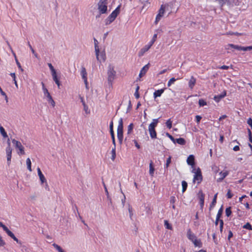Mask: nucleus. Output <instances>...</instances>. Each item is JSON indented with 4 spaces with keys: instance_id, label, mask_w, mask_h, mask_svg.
Segmentation results:
<instances>
[{
    "instance_id": "obj_55",
    "label": "nucleus",
    "mask_w": 252,
    "mask_h": 252,
    "mask_svg": "<svg viewBox=\"0 0 252 252\" xmlns=\"http://www.w3.org/2000/svg\"><path fill=\"white\" fill-rule=\"evenodd\" d=\"M111 136L112 138V143L114 145V147H116V142H115V139L114 133H112L111 134Z\"/></svg>"
},
{
    "instance_id": "obj_59",
    "label": "nucleus",
    "mask_w": 252,
    "mask_h": 252,
    "mask_svg": "<svg viewBox=\"0 0 252 252\" xmlns=\"http://www.w3.org/2000/svg\"><path fill=\"white\" fill-rule=\"evenodd\" d=\"M5 245V242L2 240V237L0 235V247L4 246Z\"/></svg>"
},
{
    "instance_id": "obj_17",
    "label": "nucleus",
    "mask_w": 252,
    "mask_h": 252,
    "mask_svg": "<svg viewBox=\"0 0 252 252\" xmlns=\"http://www.w3.org/2000/svg\"><path fill=\"white\" fill-rule=\"evenodd\" d=\"M37 170L38 175L39 177V179L41 182V184H43L44 182L46 183V180L44 175L42 174L40 169L39 167H38L37 169Z\"/></svg>"
},
{
    "instance_id": "obj_51",
    "label": "nucleus",
    "mask_w": 252,
    "mask_h": 252,
    "mask_svg": "<svg viewBox=\"0 0 252 252\" xmlns=\"http://www.w3.org/2000/svg\"><path fill=\"white\" fill-rule=\"evenodd\" d=\"M217 1L219 2L221 6H223L225 4L227 0H217Z\"/></svg>"
},
{
    "instance_id": "obj_40",
    "label": "nucleus",
    "mask_w": 252,
    "mask_h": 252,
    "mask_svg": "<svg viewBox=\"0 0 252 252\" xmlns=\"http://www.w3.org/2000/svg\"><path fill=\"white\" fill-rule=\"evenodd\" d=\"M133 126H134L132 123L130 124L128 126V127H127V134H128L131 133V132L133 128Z\"/></svg>"
},
{
    "instance_id": "obj_64",
    "label": "nucleus",
    "mask_w": 252,
    "mask_h": 252,
    "mask_svg": "<svg viewBox=\"0 0 252 252\" xmlns=\"http://www.w3.org/2000/svg\"><path fill=\"white\" fill-rule=\"evenodd\" d=\"M218 68L221 69H228L229 68V66L223 65L222 66L219 67Z\"/></svg>"
},
{
    "instance_id": "obj_24",
    "label": "nucleus",
    "mask_w": 252,
    "mask_h": 252,
    "mask_svg": "<svg viewBox=\"0 0 252 252\" xmlns=\"http://www.w3.org/2000/svg\"><path fill=\"white\" fill-rule=\"evenodd\" d=\"M192 242H193L195 247H198L199 248H201L202 247V244L201 241L200 240L197 239L196 238L194 239L193 241H192Z\"/></svg>"
},
{
    "instance_id": "obj_45",
    "label": "nucleus",
    "mask_w": 252,
    "mask_h": 252,
    "mask_svg": "<svg viewBox=\"0 0 252 252\" xmlns=\"http://www.w3.org/2000/svg\"><path fill=\"white\" fill-rule=\"evenodd\" d=\"M139 89V87L138 86H137L135 90V92L134 93V96L136 97V98L138 99L140 97L139 94L138 93V90Z\"/></svg>"
},
{
    "instance_id": "obj_43",
    "label": "nucleus",
    "mask_w": 252,
    "mask_h": 252,
    "mask_svg": "<svg viewBox=\"0 0 252 252\" xmlns=\"http://www.w3.org/2000/svg\"><path fill=\"white\" fill-rule=\"evenodd\" d=\"M243 227L248 230H252V226L249 222H247L245 224Z\"/></svg>"
},
{
    "instance_id": "obj_18",
    "label": "nucleus",
    "mask_w": 252,
    "mask_h": 252,
    "mask_svg": "<svg viewBox=\"0 0 252 252\" xmlns=\"http://www.w3.org/2000/svg\"><path fill=\"white\" fill-rule=\"evenodd\" d=\"M196 83V79L192 76L189 82V87L190 89H192L194 87Z\"/></svg>"
},
{
    "instance_id": "obj_9",
    "label": "nucleus",
    "mask_w": 252,
    "mask_h": 252,
    "mask_svg": "<svg viewBox=\"0 0 252 252\" xmlns=\"http://www.w3.org/2000/svg\"><path fill=\"white\" fill-rule=\"evenodd\" d=\"M81 75L84 81L86 88H88L87 73L86 68L84 66L81 67Z\"/></svg>"
},
{
    "instance_id": "obj_30",
    "label": "nucleus",
    "mask_w": 252,
    "mask_h": 252,
    "mask_svg": "<svg viewBox=\"0 0 252 252\" xmlns=\"http://www.w3.org/2000/svg\"><path fill=\"white\" fill-rule=\"evenodd\" d=\"M28 45L29 47H30V48L32 53L34 55V57L38 59V56L37 54L35 52V51L34 50V49L32 47V46L31 45V44H30L29 41L28 42Z\"/></svg>"
},
{
    "instance_id": "obj_31",
    "label": "nucleus",
    "mask_w": 252,
    "mask_h": 252,
    "mask_svg": "<svg viewBox=\"0 0 252 252\" xmlns=\"http://www.w3.org/2000/svg\"><path fill=\"white\" fill-rule=\"evenodd\" d=\"M26 163H27V168L28 169V170L30 171L31 172L32 171V167H31L32 163H31V159H30V158H28L27 159Z\"/></svg>"
},
{
    "instance_id": "obj_23",
    "label": "nucleus",
    "mask_w": 252,
    "mask_h": 252,
    "mask_svg": "<svg viewBox=\"0 0 252 252\" xmlns=\"http://www.w3.org/2000/svg\"><path fill=\"white\" fill-rule=\"evenodd\" d=\"M53 80L55 82L56 84L58 85V87L59 88L61 83L60 82L58 78L57 73L55 72V74H52Z\"/></svg>"
},
{
    "instance_id": "obj_42",
    "label": "nucleus",
    "mask_w": 252,
    "mask_h": 252,
    "mask_svg": "<svg viewBox=\"0 0 252 252\" xmlns=\"http://www.w3.org/2000/svg\"><path fill=\"white\" fill-rule=\"evenodd\" d=\"M172 122L171 119H168L166 122V126L169 128L170 129L172 127Z\"/></svg>"
},
{
    "instance_id": "obj_28",
    "label": "nucleus",
    "mask_w": 252,
    "mask_h": 252,
    "mask_svg": "<svg viewBox=\"0 0 252 252\" xmlns=\"http://www.w3.org/2000/svg\"><path fill=\"white\" fill-rule=\"evenodd\" d=\"M99 59L100 60L98 61L99 62H101L102 61H105V53L104 52H99Z\"/></svg>"
},
{
    "instance_id": "obj_19",
    "label": "nucleus",
    "mask_w": 252,
    "mask_h": 252,
    "mask_svg": "<svg viewBox=\"0 0 252 252\" xmlns=\"http://www.w3.org/2000/svg\"><path fill=\"white\" fill-rule=\"evenodd\" d=\"M187 237H188V239L191 241H193V240L196 238L195 235L193 233H192L190 229H189L188 230Z\"/></svg>"
},
{
    "instance_id": "obj_44",
    "label": "nucleus",
    "mask_w": 252,
    "mask_h": 252,
    "mask_svg": "<svg viewBox=\"0 0 252 252\" xmlns=\"http://www.w3.org/2000/svg\"><path fill=\"white\" fill-rule=\"evenodd\" d=\"M171 157L169 156V158L166 159V164L165 165L164 168H167L171 163Z\"/></svg>"
},
{
    "instance_id": "obj_11",
    "label": "nucleus",
    "mask_w": 252,
    "mask_h": 252,
    "mask_svg": "<svg viewBox=\"0 0 252 252\" xmlns=\"http://www.w3.org/2000/svg\"><path fill=\"white\" fill-rule=\"evenodd\" d=\"M204 197L205 195L203 193L202 190H200L198 192V198L199 199V203L200 205V207L201 208H203L204 203Z\"/></svg>"
},
{
    "instance_id": "obj_6",
    "label": "nucleus",
    "mask_w": 252,
    "mask_h": 252,
    "mask_svg": "<svg viewBox=\"0 0 252 252\" xmlns=\"http://www.w3.org/2000/svg\"><path fill=\"white\" fill-rule=\"evenodd\" d=\"M12 143L15 145L16 148H18L20 152L18 154H20L21 155H24L25 152L24 150V147L21 144V142L16 140L13 139L12 140Z\"/></svg>"
},
{
    "instance_id": "obj_16",
    "label": "nucleus",
    "mask_w": 252,
    "mask_h": 252,
    "mask_svg": "<svg viewBox=\"0 0 252 252\" xmlns=\"http://www.w3.org/2000/svg\"><path fill=\"white\" fill-rule=\"evenodd\" d=\"M229 174L228 171H226L225 172L221 171L219 173V175L220 177L217 179L218 182H220L222 181L224 178H225Z\"/></svg>"
},
{
    "instance_id": "obj_12",
    "label": "nucleus",
    "mask_w": 252,
    "mask_h": 252,
    "mask_svg": "<svg viewBox=\"0 0 252 252\" xmlns=\"http://www.w3.org/2000/svg\"><path fill=\"white\" fill-rule=\"evenodd\" d=\"M226 95V91H224L221 94H218L215 95L214 97V99L215 101L218 102H219L222 98H224Z\"/></svg>"
},
{
    "instance_id": "obj_37",
    "label": "nucleus",
    "mask_w": 252,
    "mask_h": 252,
    "mask_svg": "<svg viewBox=\"0 0 252 252\" xmlns=\"http://www.w3.org/2000/svg\"><path fill=\"white\" fill-rule=\"evenodd\" d=\"M157 35H158L157 33L154 34L153 36L152 39L148 43V44L150 45L151 46H152L153 45V44L154 43V42L156 40V39L157 38Z\"/></svg>"
},
{
    "instance_id": "obj_21",
    "label": "nucleus",
    "mask_w": 252,
    "mask_h": 252,
    "mask_svg": "<svg viewBox=\"0 0 252 252\" xmlns=\"http://www.w3.org/2000/svg\"><path fill=\"white\" fill-rule=\"evenodd\" d=\"M187 163L189 165H193L194 164V157L193 155H190L188 158L187 160Z\"/></svg>"
},
{
    "instance_id": "obj_53",
    "label": "nucleus",
    "mask_w": 252,
    "mask_h": 252,
    "mask_svg": "<svg viewBox=\"0 0 252 252\" xmlns=\"http://www.w3.org/2000/svg\"><path fill=\"white\" fill-rule=\"evenodd\" d=\"M217 203V200H215V199H213L210 205V210H211L212 208H213L216 204Z\"/></svg>"
},
{
    "instance_id": "obj_63",
    "label": "nucleus",
    "mask_w": 252,
    "mask_h": 252,
    "mask_svg": "<svg viewBox=\"0 0 252 252\" xmlns=\"http://www.w3.org/2000/svg\"><path fill=\"white\" fill-rule=\"evenodd\" d=\"M233 237V233L231 230L228 232V240H230Z\"/></svg>"
},
{
    "instance_id": "obj_56",
    "label": "nucleus",
    "mask_w": 252,
    "mask_h": 252,
    "mask_svg": "<svg viewBox=\"0 0 252 252\" xmlns=\"http://www.w3.org/2000/svg\"><path fill=\"white\" fill-rule=\"evenodd\" d=\"M176 201V198L175 196H172L170 197V202L171 204H174V203Z\"/></svg>"
},
{
    "instance_id": "obj_36",
    "label": "nucleus",
    "mask_w": 252,
    "mask_h": 252,
    "mask_svg": "<svg viewBox=\"0 0 252 252\" xmlns=\"http://www.w3.org/2000/svg\"><path fill=\"white\" fill-rule=\"evenodd\" d=\"M52 245L59 252H64L62 248L58 245L54 243Z\"/></svg>"
},
{
    "instance_id": "obj_8",
    "label": "nucleus",
    "mask_w": 252,
    "mask_h": 252,
    "mask_svg": "<svg viewBox=\"0 0 252 252\" xmlns=\"http://www.w3.org/2000/svg\"><path fill=\"white\" fill-rule=\"evenodd\" d=\"M165 9L163 5H161L159 11L157 15L155 20V23L157 24L158 22L160 20L161 18L163 16L164 13Z\"/></svg>"
},
{
    "instance_id": "obj_57",
    "label": "nucleus",
    "mask_w": 252,
    "mask_h": 252,
    "mask_svg": "<svg viewBox=\"0 0 252 252\" xmlns=\"http://www.w3.org/2000/svg\"><path fill=\"white\" fill-rule=\"evenodd\" d=\"M113 122H111L110 124V134H111L112 133H114V131H113Z\"/></svg>"
},
{
    "instance_id": "obj_41",
    "label": "nucleus",
    "mask_w": 252,
    "mask_h": 252,
    "mask_svg": "<svg viewBox=\"0 0 252 252\" xmlns=\"http://www.w3.org/2000/svg\"><path fill=\"white\" fill-rule=\"evenodd\" d=\"M48 65L51 71V74H55V72H56V70L54 68L53 66L51 63H48Z\"/></svg>"
},
{
    "instance_id": "obj_13",
    "label": "nucleus",
    "mask_w": 252,
    "mask_h": 252,
    "mask_svg": "<svg viewBox=\"0 0 252 252\" xmlns=\"http://www.w3.org/2000/svg\"><path fill=\"white\" fill-rule=\"evenodd\" d=\"M229 47H231L239 51H243L244 49L243 46H239L237 45H234L233 44H228L227 46H226L225 49L226 50H228L229 49Z\"/></svg>"
},
{
    "instance_id": "obj_10",
    "label": "nucleus",
    "mask_w": 252,
    "mask_h": 252,
    "mask_svg": "<svg viewBox=\"0 0 252 252\" xmlns=\"http://www.w3.org/2000/svg\"><path fill=\"white\" fill-rule=\"evenodd\" d=\"M6 158H7V163L8 166L10 165L11 163V159L12 157V149L6 148Z\"/></svg>"
},
{
    "instance_id": "obj_27",
    "label": "nucleus",
    "mask_w": 252,
    "mask_h": 252,
    "mask_svg": "<svg viewBox=\"0 0 252 252\" xmlns=\"http://www.w3.org/2000/svg\"><path fill=\"white\" fill-rule=\"evenodd\" d=\"M114 20H115L114 18L111 17L110 16H109L105 20V24L106 25H109L111 23H112Z\"/></svg>"
},
{
    "instance_id": "obj_32",
    "label": "nucleus",
    "mask_w": 252,
    "mask_h": 252,
    "mask_svg": "<svg viewBox=\"0 0 252 252\" xmlns=\"http://www.w3.org/2000/svg\"><path fill=\"white\" fill-rule=\"evenodd\" d=\"M112 157L111 159L114 161L116 158V147H114L111 151Z\"/></svg>"
},
{
    "instance_id": "obj_33",
    "label": "nucleus",
    "mask_w": 252,
    "mask_h": 252,
    "mask_svg": "<svg viewBox=\"0 0 252 252\" xmlns=\"http://www.w3.org/2000/svg\"><path fill=\"white\" fill-rule=\"evenodd\" d=\"M182 192H184L187 188L188 187V184L185 181H183L182 182Z\"/></svg>"
},
{
    "instance_id": "obj_29",
    "label": "nucleus",
    "mask_w": 252,
    "mask_h": 252,
    "mask_svg": "<svg viewBox=\"0 0 252 252\" xmlns=\"http://www.w3.org/2000/svg\"><path fill=\"white\" fill-rule=\"evenodd\" d=\"M149 66L150 63H148V64H146L142 67V68L141 70V72H142L144 74H145L147 71L148 70Z\"/></svg>"
},
{
    "instance_id": "obj_61",
    "label": "nucleus",
    "mask_w": 252,
    "mask_h": 252,
    "mask_svg": "<svg viewBox=\"0 0 252 252\" xmlns=\"http://www.w3.org/2000/svg\"><path fill=\"white\" fill-rule=\"evenodd\" d=\"M195 118H196V122L197 123H199L200 122V120H201L202 117L199 115H197V116H196Z\"/></svg>"
},
{
    "instance_id": "obj_5",
    "label": "nucleus",
    "mask_w": 252,
    "mask_h": 252,
    "mask_svg": "<svg viewBox=\"0 0 252 252\" xmlns=\"http://www.w3.org/2000/svg\"><path fill=\"white\" fill-rule=\"evenodd\" d=\"M202 181V176L201 171L200 168H198L197 171L195 172V174L193 177V182L195 183L197 182V184H200Z\"/></svg>"
},
{
    "instance_id": "obj_62",
    "label": "nucleus",
    "mask_w": 252,
    "mask_h": 252,
    "mask_svg": "<svg viewBox=\"0 0 252 252\" xmlns=\"http://www.w3.org/2000/svg\"><path fill=\"white\" fill-rule=\"evenodd\" d=\"M247 123L251 127L252 129V119L251 118L248 119L247 121Z\"/></svg>"
},
{
    "instance_id": "obj_50",
    "label": "nucleus",
    "mask_w": 252,
    "mask_h": 252,
    "mask_svg": "<svg viewBox=\"0 0 252 252\" xmlns=\"http://www.w3.org/2000/svg\"><path fill=\"white\" fill-rule=\"evenodd\" d=\"M166 135L174 143H175V139L171 135L167 132Z\"/></svg>"
},
{
    "instance_id": "obj_25",
    "label": "nucleus",
    "mask_w": 252,
    "mask_h": 252,
    "mask_svg": "<svg viewBox=\"0 0 252 252\" xmlns=\"http://www.w3.org/2000/svg\"><path fill=\"white\" fill-rule=\"evenodd\" d=\"M176 142L181 145H184L186 144V141L183 138L175 139V143Z\"/></svg>"
},
{
    "instance_id": "obj_20",
    "label": "nucleus",
    "mask_w": 252,
    "mask_h": 252,
    "mask_svg": "<svg viewBox=\"0 0 252 252\" xmlns=\"http://www.w3.org/2000/svg\"><path fill=\"white\" fill-rule=\"evenodd\" d=\"M165 88L161 89L160 90H158L156 91L154 93V97L155 98L157 97H159L161 96V94L164 92Z\"/></svg>"
},
{
    "instance_id": "obj_46",
    "label": "nucleus",
    "mask_w": 252,
    "mask_h": 252,
    "mask_svg": "<svg viewBox=\"0 0 252 252\" xmlns=\"http://www.w3.org/2000/svg\"><path fill=\"white\" fill-rule=\"evenodd\" d=\"M15 62L16 63V64H17L19 69H20V70L23 72L24 71V69L22 68L20 63H19V62L18 61V60L17 58V57H15Z\"/></svg>"
},
{
    "instance_id": "obj_2",
    "label": "nucleus",
    "mask_w": 252,
    "mask_h": 252,
    "mask_svg": "<svg viewBox=\"0 0 252 252\" xmlns=\"http://www.w3.org/2000/svg\"><path fill=\"white\" fill-rule=\"evenodd\" d=\"M117 137L120 144H121L123 140V121L122 118H121L119 121L117 128Z\"/></svg>"
},
{
    "instance_id": "obj_1",
    "label": "nucleus",
    "mask_w": 252,
    "mask_h": 252,
    "mask_svg": "<svg viewBox=\"0 0 252 252\" xmlns=\"http://www.w3.org/2000/svg\"><path fill=\"white\" fill-rule=\"evenodd\" d=\"M158 123V119H154L153 122L149 126V131L151 137L152 139L157 138V132L155 130V127Z\"/></svg>"
},
{
    "instance_id": "obj_3",
    "label": "nucleus",
    "mask_w": 252,
    "mask_h": 252,
    "mask_svg": "<svg viewBox=\"0 0 252 252\" xmlns=\"http://www.w3.org/2000/svg\"><path fill=\"white\" fill-rule=\"evenodd\" d=\"M107 0H99L97 3L98 10L100 14H105L107 11Z\"/></svg>"
},
{
    "instance_id": "obj_15",
    "label": "nucleus",
    "mask_w": 252,
    "mask_h": 252,
    "mask_svg": "<svg viewBox=\"0 0 252 252\" xmlns=\"http://www.w3.org/2000/svg\"><path fill=\"white\" fill-rule=\"evenodd\" d=\"M151 47V46L150 45H149L148 44L144 46V47H143L139 51V56L141 57L143 56L144 53L148 51Z\"/></svg>"
},
{
    "instance_id": "obj_60",
    "label": "nucleus",
    "mask_w": 252,
    "mask_h": 252,
    "mask_svg": "<svg viewBox=\"0 0 252 252\" xmlns=\"http://www.w3.org/2000/svg\"><path fill=\"white\" fill-rule=\"evenodd\" d=\"M243 51H250L252 50V46H247V47H243Z\"/></svg>"
},
{
    "instance_id": "obj_7",
    "label": "nucleus",
    "mask_w": 252,
    "mask_h": 252,
    "mask_svg": "<svg viewBox=\"0 0 252 252\" xmlns=\"http://www.w3.org/2000/svg\"><path fill=\"white\" fill-rule=\"evenodd\" d=\"M44 97L47 98V100L49 103H50L53 107L55 106V102L52 98V96L50 95L48 90H46L45 92L43 93Z\"/></svg>"
},
{
    "instance_id": "obj_4",
    "label": "nucleus",
    "mask_w": 252,
    "mask_h": 252,
    "mask_svg": "<svg viewBox=\"0 0 252 252\" xmlns=\"http://www.w3.org/2000/svg\"><path fill=\"white\" fill-rule=\"evenodd\" d=\"M108 81L110 83L114 80L116 75V71L114 70L113 67L109 66L108 70Z\"/></svg>"
},
{
    "instance_id": "obj_39",
    "label": "nucleus",
    "mask_w": 252,
    "mask_h": 252,
    "mask_svg": "<svg viewBox=\"0 0 252 252\" xmlns=\"http://www.w3.org/2000/svg\"><path fill=\"white\" fill-rule=\"evenodd\" d=\"M222 212H223V207L222 206L219 210L218 214L217 215V218H218V219H220V218L221 217Z\"/></svg>"
},
{
    "instance_id": "obj_14",
    "label": "nucleus",
    "mask_w": 252,
    "mask_h": 252,
    "mask_svg": "<svg viewBox=\"0 0 252 252\" xmlns=\"http://www.w3.org/2000/svg\"><path fill=\"white\" fill-rule=\"evenodd\" d=\"M94 49H95V52L96 55V59L97 61H99V49L98 46V42L97 40L94 38Z\"/></svg>"
},
{
    "instance_id": "obj_47",
    "label": "nucleus",
    "mask_w": 252,
    "mask_h": 252,
    "mask_svg": "<svg viewBox=\"0 0 252 252\" xmlns=\"http://www.w3.org/2000/svg\"><path fill=\"white\" fill-rule=\"evenodd\" d=\"M176 79L173 77L171 78L167 83L168 87H170L172 84H173L176 81Z\"/></svg>"
},
{
    "instance_id": "obj_22",
    "label": "nucleus",
    "mask_w": 252,
    "mask_h": 252,
    "mask_svg": "<svg viewBox=\"0 0 252 252\" xmlns=\"http://www.w3.org/2000/svg\"><path fill=\"white\" fill-rule=\"evenodd\" d=\"M3 230L5 231V232L7 234V235L12 238L13 236L14 237V234L9 230V229L4 224H3L1 227Z\"/></svg>"
},
{
    "instance_id": "obj_34",
    "label": "nucleus",
    "mask_w": 252,
    "mask_h": 252,
    "mask_svg": "<svg viewBox=\"0 0 252 252\" xmlns=\"http://www.w3.org/2000/svg\"><path fill=\"white\" fill-rule=\"evenodd\" d=\"M164 226L166 229L172 230V227L170 224L168 222V221L165 220L164 221Z\"/></svg>"
},
{
    "instance_id": "obj_54",
    "label": "nucleus",
    "mask_w": 252,
    "mask_h": 252,
    "mask_svg": "<svg viewBox=\"0 0 252 252\" xmlns=\"http://www.w3.org/2000/svg\"><path fill=\"white\" fill-rule=\"evenodd\" d=\"M227 197L229 199H230L233 196V194L231 192V190L230 189H228L227 194H226Z\"/></svg>"
},
{
    "instance_id": "obj_48",
    "label": "nucleus",
    "mask_w": 252,
    "mask_h": 252,
    "mask_svg": "<svg viewBox=\"0 0 252 252\" xmlns=\"http://www.w3.org/2000/svg\"><path fill=\"white\" fill-rule=\"evenodd\" d=\"M225 214L227 217H229L231 214V207H228L225 209Z\"/></svg>"
},
{
    "instance_id": "obj_38",
    "label": "nucleus",
    "mask_w": 252,
    "mask_h": 252,
    "mask_svg": "<svg viewBox=\"0 0 252 252\" xmlns=\"http://www.w3.org/2000/svg\"><path fill=\"white\" fill-rule=\"evenodd\" d=\"M121 5H119L112 12L114 14V15L117 17L118 15L119 14L120 11Z\"/></svg>"
},
{
    "instance_id": "obj_52",
    "label": "nucleus",
    "mask_w": 252,
    "mask_h": 252,
    "mask_svg": "<svg viewBox=\"0 0 252 252\" xmlns=\"http://www.w3.org/2000/svg\"><path fill=\"white\" fill-rule=\"evenodd\" d=\"M223 226V221L222 220H220V231L222 232Z\"/></svg>"
},
{
    "instance_id": "obj_49",
    "label": "nucleus",
    "mask_w": 252,
    "mask_h": 252,
    "mask_svg": "<svg viewBox=\"0 0 252 252\" xmlns=\"http://www.w3.org/2000/svg\"><path fill=\"white\" fill-rule=\"evenodd\" d=\"M198 104L200 106H203L204 105H206L207 104V103L204 100L200 99L199 100Z\"/></svg>"
},
{
    "instance_id": "obj_35",
    "label": "nucleus",
    "mask_w": 252,
    "mask_h": 252,
    "mask_svg": "<svg viewBox=\"0 0 252 252\" xmlns=\"http://www.w3.org/2000/svg\"><path fill=\"white\" fill-rule=\"evenodd\" d=\"M155 171L154 167L153 165V162L151 161L150 163V170H149V173L151 176H153V174Z\"/></svg>"
},
{
    "instance_id": "obj_26",
    "label": "nucleus",
    "mask_w": 252,
    "mask_h": 252,
    "mask_svg": "<svg viewBox=\"0 0 252 252\" xmlns=\"http://www.w3.org/2000/svg\"><path fill=\"white\" fill-rule=\"evenodd\" d=\"M102 184H103V187H104V189H105V192L106 194L107 195V198L110 201V203H112L111 198H110V197L109 196V192H108V190L107 189L106 186V185H105V184L104 182H102Z\"/></svg>"
},
{
    "instance_id": "obj_58",
    "label": "nucleus",
    "mask_w": 252,
    "mask_h": 252,
    "mask_svg": "<svg viewBox=\"0 0 252 252\" xmlns=\"http://www.w3.org/2000/svg\"><path fill=\"white\" fill-rule=\"evenodd\" d=\"M84 106V110L85 111L86 114L90 113V110H89L88 106L87 105H85Z\"/></svg>"
}]
</instances>
